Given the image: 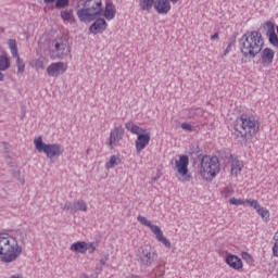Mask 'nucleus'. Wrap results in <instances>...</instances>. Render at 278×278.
Masks as SVG:
<instances>
[{
	"label": "nucleus",
	"instance_id": "1",
	"mask_svg": "<svg viewBox=\"0 0 278 278\" xmlns=\"http://www.w3.org/2000/svg\"><path fill=\"white\" fill-rule=\"evenodd\" d=\"M263 47L264 38L262 37V33L257 30L245 33L239 40V49L243 58H249L250 60H253L261 53Z\"/></svg>",
	"mask_w": 278,
	"mask_h": 278
},
{
	"label": "nucleus",
	"instance_id": "2",
	"mask_svg": "<svg viewBox=\"0 0 278 278\" xmlns=\"http://www.w3.org/2000/svg\"><path fill=\"white\" fill-rule=\"evenodd\" d=\"M77 7L76 14L80 23H92L103 16L102 0H79Z\"/></svg>",
	"mask_w": 278,
	"mask_h": 278
},
{
	"label": "nucleus",
	"instance_id": "3",
	"mask_svg": "<svg viewBox=\"0 0 278 278\" xmlns=\"http://www.w3.org/2000/svg\"><path fill=\"white\" fill-rule=\"evenodd\" d=\"M23 253V247L9 233H0V260L2 264H12L16 262Z\"/></svg>",
	"mask_w": 278,
	"mask_h": 278
},
{
	"label": "nucleus",
	"instance_id": "4",
	"mask_svg": "<svg viewBox=\"0 0 278 278\" xmlns=\"http://www.w3.org/2000/svg\"><path fill=\"white\" fill-rule=\"evenodd\" d=\"M260 131V122L253 115L242 114L235 124V136L251 140Z\"/></svg>",
	"mask_w": 278,
	"mask_h": 278
},
{
	"label": "nucleus",
	"instance_id": "5",
	"mask_svg": "<svg viewBox=\"0 0 278 278\" xmlns=\"http://www.w3.org/2000/svg\"><path fill=\"white\" fill-rule=\"evenodd\" d=\"M200 175L205 181H212L220 173V161L218 156L199 154Z\"/></svg>",
	"mask_w": 278,
	"mask_h": 278
},
{
	"label": "nucleus",
	"instance_id": "6",
	"mask_svg": "<svg viewBox=\"0 0 278 278\" xmlns=\"http://www.w3.org/2000/svg\"><path fill=\"white\" fill-rule=\"evenodd\" d=\"M34 144L38 153H45L50 162H58L60 156L64 154V146L60 143H45L42 137L36 138Z\"/></svg>",
	"mask_w": 278,
	"mask_h": 278
},
{
	"label": "nucleus",
	"instance_id": "7",
	"mask_svg": "<svg viewBox=\"0 0 278 278\" xmlns=\"http://www.w3.org/2000/svg\"><path fill=\"white\" fill-rule=\"evenodd\" d=\"M137 262L140 266L149 267L157 260V253L153 251V248L149 244L141 245L136 251Z\"/></svg>",
	"mask_w": 278,
	"mask_h": 278
},
{
	"label": "nucleus",
	"instance_id": "8",
	"mask_svg": "<svg viewBox=\"0 0 278 278\" xmlns=\"http://www.w3.org/2000/svg\"><path fill=\"white\" fill-rule=\"evenodd\" d=\"M137 220L144 227H149L152 233H154L156 240L164 244V247H166L167 249H170V241L166 239V237H164V232H162V229H160L159 226L153 225L151 220L147 219V217L141 215L137 217Z\"/></svg>",
	"mask_w": 278,
	"mask_h": 278
},
{
	"label": "nucleus",
	"instance_id": "9",
	"mask_svg": "<svg viewBox=\"0 0 278 278\" xmlns=\"http://www.w3.org/2000/svg\"><path fill=\"white\" fill-rule=\"evenodd\" d=\"M54 49H52V58L55 60H63L66 58L68 53H71V49L68 48V41L64 38H59L52 41Z\"/></svg>",
	"mask_w": 278,
	"mask_h": 278
},
{
	"label": "nucleus",
	"instance_id": "10",
	"mask_svg": "<svg viewBox=\"0 0 278 278\" xmlns=\"http://www.w3.org/2000/svg\"><path fill=\"white\" fill-rule=\"evenodd\" d=\"M123 136H125V130L123 129V126H116L113 130L110 132L109 140L106 142L108 147L110 149H114V147H118V142L123 140Z\"/></svg>",
	"mask_w": 278,
	"mask_h": 278
},
{
	"label": "nucleus",
	"instance_id": "11",
	"mask_svg": "<svg viewBox=\"0 0 278 278\" xmlns=\"http://www.w3.org/2000/svg\"><path fill=\"white\" fill-rule=\"evenodd\" d=\"M9 49L13 58L16 59L17 73H25V62L18 55V48L16 46V39L8 40Z\"/></svg>",
	"mask_w": 278,
	"mask_h": 278
},
{
	"label": "nucleus",
	"instance_id": "12",
	"mask_svg": "<svg viewBox=\"0 0 278 278\" xmlns=\"http://www.w3.org/2000/svg\"><path fill=\"white\" fill-rule=\"evenodd\" d=\"M68 70V65L64 62H56L51 63L48 68L47 73L49 77H60V75H64L65 71Z\"/></svg>",
	"mask_w": 278,
	"mask_h": 278
},
{
	"label": "nucleus",
	"instance_id": "13",
	"mask_svg": "<svg viewBox=\"0 0 278 278\" xmlns=\"http://www.w3.org/2000/svg\"><path fill=\"white\" fill-rule=\"evenodd\" d=\"M137 139L135 141V147H136V151L137 153H141L142 151H144V149H147V146L149 144V142H151V132L149 131H144L141 132L140 135H137Z\"/></svg>",
	"mask_w": 278,
	"mask_h": 278
},
{
	"label": "nucleus",
	"instance_id": "14",
	"mask_svg": "<svg viewBox=\"0 0 278 278\" xmlns=\"http://www.w3.org/2000/svg\"><path fill=\"white\" fill-rule=\"evenodd\" d=\"M188 164H190V157L186 154L180 155L179 160L175 162L177 173L181 175V177H186V175H188Z\"/></svg>",
	"mask_w": 278,
	"mask_h": 278
},
{
	"label": "nucleus",
	"instance_id": "15",
	"mask_svg": "<svg viewBox=\"0 0 278 278\" xmlns=\"http://www.w3.org/2000/svg\"><path fill=\"white\" fill-rule=\"evenodd\" d=\"M108 29V22L103 18H97L96 22L89 27L90 34L97 36V34H103Z\"/></svg>",
	"mask_w": 278,
	"mask_h": 278
},
{
	"label": "nucleus",
	"instance_id": "16",
	"mask_svg": "<svg viewBox=\"0 0 278 278\" xmlns=\"http://www.w3.org/2000/svg\"><path fill=\"white\" fill-rule=\"evenodd\" d=\"M170 1L168 0L154 1V10L157 14H168L170 12Z\"/></svg>",
	"mask_w": 278,
	"mask_h": 278
},
{
	"label": "nucleus",
	"instance_id": "17",
	"mask_svg": "<svg viewBox=\"0 0 278 278\" xmlns=\"http://www.w3.org/2000/svg\"><path fill=\"white\" fill-rule=\"evenodd\" d=\"M261 60L263 66H270L273 64V60H275V52L270 48H265L262 51Z\"/></svg>",
	"mask_w": 278,
	"mask_h": 278
},
{
	"label": "nucleus",
	"instance_id": "18",
	"mask_svg": "<svg viewBox=\"0 0 278 278\" xmlns=\"http://www.w3.org/2000/svg\"><path fill=\"white\" fill-rule=\"evenodd\" d=\"M226 264H228L230 268H233V270H240V268H242V260L233 254H229L226 257Z\"/></svg>",
	"mask_w": 278,
	"mask_h": 278
},
{
	"label": "nucleus",
	"instance_id": "19",
	"mask_svg": "<svg viewBox=\"0 0 278 278\" xmlns=\"http://www.w3.org/2000/svg\"><path fill=\"white\" fill-rule=\"evenodd\" d=\"M125 127L127 131H130V134H134L135 136H140L141 134H144L147 129L141 128L140 126L136 125L134 122H127L125 124Z\"/></svg>",
	"mask_w": 278,
	"mask_h": 278
},
{
	"label": "nucleus",
	"instance_id": "20",
	"mask_svg": "<svg viewBox=\"0 0 278 278\" xmlns=\"http://www.w3.org/2000/svg\"><path fill=\"white\" fill-rule=\"evenodd\" d=\"M71 251H74V253H86V251H88V243H86V241H77V242H74L72 245H71Z\"/></svg>",
	"mask_w": 278,
	"mask_h": 278
},
{
	"label": "nucleus",
	"instance_id": "21",
	"mask_svg": "<svg viewBox=\"0 0 278 278\" xmlns=\"http://www.w3.org/2000/svg\"><path fill=\"white\" fill-rule=\"evenodd\" d=\"M103 16H105L106 21H112L116 16V7L112 3H106L105 11H103Z\"/></svg>",
	"mask_w": 278,
	"mask_h": 278
},
{
	"label": "nucleus",
	"instance_id": "22",
	"mask_svg": "<svg viewBox=\"0 0 278 278\" xmlns=\"http://www.w3.org/2000/svg\"><path fill=\"white\" fill-rule=\"evenodd\" d=\"M139 8L142 12H151L155 8V0H139Z\"/></svg>",
	"mask_w": 278,
	"mask_h": 278
},
{
	"label": "nucleus",
	"instance_id": "23",
	"mask_svg": "<svg viewBox=\"0 0 278 278\" xmlns=\"http://www.w3.org/2000/svg\"><path fill=\"white\" fill-rule=\"evenodd\" d=\"M10 167H11L10 173H11L12 177L17 179V181H20V184H22V186H25V177L21 176V169H18V167L13 164H11Z\"/></svg>",
	"mask_w": 278,
	"mask_h": 278
},
{
	"label": "nucleus",
	"instance_id": "24",
	"mask_svg": "<svg viewBox=\"0 0 278 278\" xmlns=\"http://www.w3.org/2000/svg\"><path fill=\"white\" fill-rule=\"evenodd\" d=\"M61 18L67 23H75V16L73 15V10L61 11Z\"/></svg>",
	"mask_w": 278,
	"mask_h": 278
},
{
	"label": "nucleus",
	"instance_id": "25",
	"mask_svg": "<svg viewBox=\"0 0 278 278\" xmlns=\"http://www.w3.org/2000/svg\"><path fill=\"white\" fill-rule=\"evenodd\" d=\"M256 212L265 223L270 220V211H268L266 207L261 206Z\"/></svg>",
	"mask_w": 278,
	"mask_h": 278
},
{
	"label": "nucleus",
	"instance_id": "26",
	"mask_svg": "<svg viewBox=\"0 0 278 278\" xmlns=\"http://www.w3.org/2000/svg\"><path fill=\"white\" fill-rule=\"evenodd\" d=\"M121 156L117 155H112L110 157V161L105 164V168L110 169V168H114V166H118V164H121Z\"/></svg>",
	"mask_w": 278,
	"mask_h": 278
},
{
	"label": "nucleus",
	"instance_id": "27",
	"mask_svg": "<svg viewBox=\"0 0 278 278\" xmlns=\"http://www.w3.org/2000/svg\"><path fill=\"white\" fill-rule=\"evenodd\" d=\"M10 68V59L5 55H0V71H8Z\"/></svg>",
	"mask_w": 278,
	"mask_h": 278
},
{
	"label": "nucleus",
	"instance_id": "28",
	"mask_svg": "<svg viewBox=\"0 0 278 278\" xmlns=\"http://www.w3.org/2000/svg\"><path fill=\"white\" fill-rule=\"evenodd\" d=\"M232 194H233V187L231 185H228L222 191V197H224V199H229V197H232Z\"/></svg>",
	"mask_w": 278,
	"mask_h": 278
},
{
	"label": "nucleus",
	"instance_id": "29",
	"mask_svg": "<svg viewBox=\"0 0 278 278\" xmlns=\"http://www.w3.org/2000/svg\"><path fill=\"white\" fill-rule=\"evenodd\" d=\"M3 149H4V157L7 160L8 164H12V157H10V143L9 142H3Z\"/></svg>",
	"mask_w": 278,
	"mask_h": 278
},
{
	"label": "nucleus",
	"instance_id": "30",
	"mask_svg": "<svg viewBox=\"0 0 278 278\" xmlns=\"http://www.w3.org/2000/svg\"><path fill=\"white\" fill-rule=\"evenodd\" d=\"M240 170H242V167H240V161H233L230 169L231 175H238Z\"/></svg>",
	"mask_w": 278,
	"mask_h": 278
},
{
	"label": "nucleus",
	"instance_id": "31",
	"mask_svg": "<svg viewBox=\"0 0 278 278\" xmlns=\"http://www.w3.org/2000/svg\"><path fill=\"white\" fill-rule=\"evenodd\" d=\"M268 36V40L269 42L273 45V47L278 48V37H277V33H271Z\"/></svg>",
	"mask_w": 278,
	"mask_h": 278
},
{
	"label": "nucleus",
	"instance_id": "32",
	"mask_svg": "<svg viewBox=\"0 0 278 278\" xmlns=\"http://www.w3.org/2000/svg\"><path fill=\"white\" fill-rule=\"evenodd\" d=\"M76 205L79 212H88V204L84 200L76 201Z\"/></svg>",
	"mask_w": 278,
	"mask_h": 278
},
{
	"label": "nucleus",
	"instance_id": "33",
	"mask_svg": "<svg viewBox=\"0 0 278 278\" xmlns=\"http://www.w3.org/2000/svg\"><path fill=\"white\" fill-rule=\"evenodd\" d=\"M230 205H244L247 203V200L244 199H237V198H230L229 199Z\"/></svg>",
	"mask_w": 278,
	"mask_h": 278
},
{
	"label": "nucleus",
	"instance_id": "34",
	"mask_svg": "<svg viewBox=\"0 0 278 278\" xmlns=\"http://www.w3.org/2000/svg\"><path fill=\"white\" fill-rule=\"evenodd\" d=\"M245 203H248L250 207H254L256 212L262 207V205H260V202H257V200H245Z\"/></svg>",
	"mask_w": 278,
	"mask_h": 278
},
{
	"label": "nucleus",
	"instance_id": "35",
	"mask_svg": "<svg viewBox=\"0 0 278 278\" xmlns=\"http://www.w3.org/2000/svg\"><path fill=\"white\" fill-rule=\"evenodd\" d=\"M55 8L56 10H62V8H68V0H56Z\"/></svg>",
	"mask_w": 278,
	"mask_h": 278
},
{
	"label": "nucleus",
	"instance_id": "36",
	"mask_svg": "<svg viewBox=\"0 0 278 278\" xmlns=\"http://www.w3.org/2000/svg\"><path fill=\"white\" fill-rule=\"evenodd\" d=\"M265 27H267V36L270 34H275V24H273V22L267 21L265 22Z\"/></svg>",
	"mask_w": 278,
	"mask_h": 278
},
{
	"label": "nucleus",
	"instance_id": "37",
	"mask_svg": "<svg viewBox=\"0 0 278 278\" xmlns=\"http://www.w3.org/2000/svg\"><path fill=\"white\" fill-rule=\"evenodd\" d=\"M34 68H36L37 71L43 70L45 68V62L40 59H37L34 61Z\"/></svg>",
	"mask_w": 278,
	"mask_h": 278
},
{
	"label": "nucleus",
	"instance_id": "38",
	"mask_svg": "<svg viewBox=\"0 0 278 278\" xmlns=\"http://www.w3.org/2000/svg\"><path fill=\"white\" fill-rule=\"evenodd\" d=\"M233 42H236V39L230 41L227 46V48L224 50L222 58H225V55L229 54L231 52V48L233 47Z\"/></svg>",
	"mask_w": 278,
	"mask_h": 278
},
{
	"label": "nucleus",
	"instance_id": "39",
	"mask_svg": "<svg viewBox=\"0 0 278 278\" xmlns=\"http://www.w3.org/2000/svg\"><path fill=\"white\" fill-rule=\"evenodd\" d=\"M241 257L242 260L248 262V264H251L253 262V256H251V254H249L248 252H242Z\"/></svg>",
	"mask_w": 278,
	"mask_h": 278
},
{
	"label": "nucleus",
	"instance_id": "40",
	"mask_svg": "<svg viewBox=\"0 0 278 278\" xmlns=\"http://www.w3.org/2000/svg\"><path fill=\"white\" fill-rule=\"evenodd\" d=\"M181 129H185L186 131H192V125H190L188 123H182Z\"/></svg>",
	"mask_w": 278,
	"mask_h": 278
},
{
	"label": "nucleus",
	"instance_id": "41",
	"mask_svg": "<svg viewBox=\"0 0 278 278\" xmlns=\"http://www.w3.org/2000/svg\"><path fill=\"white\" fill-rule=\"evenodd\" d=\"M87 251H89V253H92L93 251H97V247H94L93 243H88Z\"/></svg>",
	"mask_w": 278,
	"mask_h": 278
},
{
	"label": "nucleus",
	"instance_id": "42",
	"mask_svg": "<svg viewBox=\"0 0 278 278\" xmlns=\"http://www.w3.org/2000/svg\"><path fill=\"white\" fill-rule=\"evenodd\" d=\"M70 211H71L73 214H75V212H79V208H78L76 202H74V204H71Z\"/></svg>",
	"mask_w": 278,
	"mask_h": 278
},
{
	"label": "nucleus",
	"instance_id": "43",
	"mask_svg": "<svg viewBox=\"0 0 278 278\" xmlns=\"http://www.w3.org/2000/svg\"><path fill=\"white\" fill-rule=\"evenodd\" d=\"M71 205H72L71 202H66V203L63 205L62 210H65L66 212H68V210H71Z\"/></svg>",
	"mask_w": 278,
	"mask_h": 278
},
{
	"label": "nucleus",
	"instance_id": "44",
	"mask_svg": "<svg viewBox=\"0 0 278 278\" xmlns=\"http://www.w3.org/2000/svg\"><path fill=\"white\" fill-rule=\"evenodd\" d=\"M56 0H43V3H47L49 5L50 3H55Z\"/></svg>",
	"mask_w": 278,
	"mask_h": 278
},
{
	"label": "nucleus",
	"instance_id": "45",
	"mask_svg": "<svg viewBox=\"0 0 278 278\" xmlns=\"http://www.w3.org/2000/svg\"><path fill=\"white\" fill-rule=\"evenodd\" d=\"M211 40H218V33H215L212 37Z\"/></svg>",
	"mask_w": 278,
	"mask_h": 278
},
{
	"label": "nucleus",
	"instance_id": "46",
	"mask_svg": "<svg viewBox=\"0 0 278 278\" xmlns=\"http://www.w3.org/2000/svg\"><path fill=\"white\" fill-rule=\"evenodd\" d=\"M5 79V75H3V73L0 72V81H3Z\"/></svg>",
	"mask_w": 278,
	"mask_h": 278
},
{
	"label": "nucleus",
	"instance_id": "47",
	"mask_svg": "<svg viewBox=\"0 0 278 278\" xmlns=\"http://www.w3.org/2000/svg\"><path fill=\"white\" fill-rule=\"evenodd\" d=\"M169 1V3H177V2H179V0H168Z\"/></svg>",
	"mask_w": 278,
	"mask_h": 278
},
{
	"label": "nucleus",
	"instance_id": "48",
	"mask_svg": "<svg viewBox=\"0 0 278 278\" xmlns=\"http://www.w3.org/2000/svg\"><path fill=\"white\" fill-rule=\"evenodd\" d=\"M106 261H108V258H105V260H100V263L104 265Z\"/></svg>",
	"mask_w": 278,
	"mask_h": 278
},
{
	"label": "nucleus",
	"instance_id": "49",
	"mask_svg": "<svg viewBox=\"0 0 278 278\" xmlns=\"http://www.w3.org/2000/svg\"><path fill=\"white\" fill-rule=\"evenodd\" d=\"M4 29L0 27V34H3Z\"/></svg>",
	"mask_w": 278,
	"mask_h": 278
},
{
	"label": "nucleus",
	"instance_id": "50",
	"mask_svg": "<svg viewBox=\"0 0 278 278\" xmlns=\"http://www.w3.org/2000/svg\"><path fill=\"white\" fill-rule=\"evenodd\" d=\"M159 178H160V175L157 177H154V181H157Z\"/></svg>",
	"mask_w": 278,
	"mask_h": 278
},
{
	"label": "nucleus",
	"instance_id": "51",
	"mask_svg": "<svg viewBox=\"0 0 278 278\" xmlns=\"http://www.w3.org/2000/svg\"><path fill=\"white\" fill-rule=\"evenodd\" d=\"M190 116H194V113H190Z\"/></svg>",
	"mask_w": 278,
	"mask_h": 278
},
{
	"label": "nucleus",
	"instance_id": "52",
	"mask_svg": "<svg viewBox=\"0 0 278 278\" xmlns=\"http://www.w3.org/2000/svg\"><path fill=\"white\" fill-rule=\"evenodd\" d=\"M83 278H89L88 276H84Z\"/></svg>",
	"mask_w": 278,
	"mask_h": 278
}]
</instances>
